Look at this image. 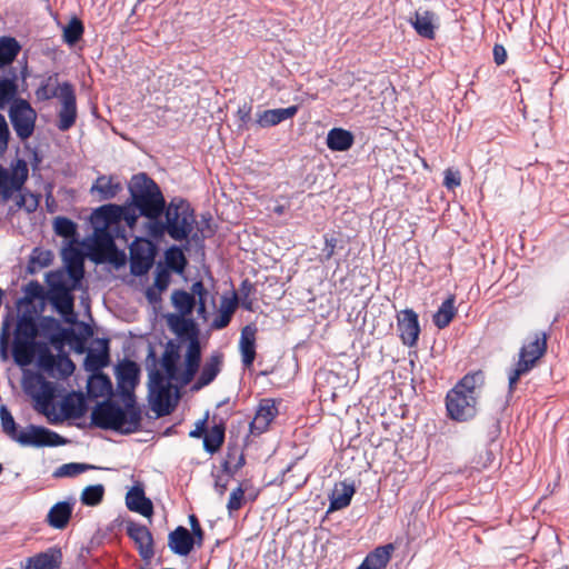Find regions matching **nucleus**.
Masks as SVG:
<instances>
[{
	"label": "nucleus",
	"instance_id": "obj_1",
	"mask_svg": "<svg viewBox=\"0 0 569 569\" xmlns=\"http://www.w3.org/2000/svg\"><path fill=\"white\" fill-rule=\"evenodd\" d=\"M164 220L157 218L147 223L148 234L152 239L159 240L166 233L174 241L192 240L200 241L204 236L193 232L196 212L190 202L181 197L172 198L163 210Z\"/></svg>",
	"mask_w": 569,
	"mask_h": 569
},
{
	"label": "nucleus",
	"instance_id": "obj_2",
	"mask_svg": "<svg viewBox=\"0 0 569 569\" xmlns=\"http://www.w3.org/2000/svg\"><path fill=\"white\" fill-rule=\"evenodd\" d=\"M129 192L132 204L139 214L152 222L161 218L166 206V199L160 187L147 173L134 174L129 182Z\"/></svg>",
	"mask_w": 569,
	"mask_h": 569
},
{
	"label": "nucleus",
	"instance_id": "obj_3",
	"mask_svg": "<svg viewBox=\"0 0 569 569\" xmlns=\"http://www.w3.org/2000/svg\"><path fill=\"white\" fill-rule=\"evenodd\" d=\"M547 335L536 333L535 339L525 343L519 351V360L508 372V393L511 396L516 390L519 379L527 375L546 353Z\"/></svg>",
	"mask_w": 569,
	"mask_h": 569
},
{
	"label": "nucleus",
	"instance_id": "obj_4",
	"mask_svg": "<svg viewBox=\"0 0 569 569\" xmlns=\"http://www.w3.org/2000/svg\"><path fill=\"white\" fill-rule=\"evenodd\" d=\"M91 423L103 430H113L122 435L133 433L127 431L132 428L129 417L122 407L111 399L99 402L91 412Z\"/></svg>",
	"mask_w": 569,
	"mask_h": 569
},
{
	"label": "nucleus",
	"instance_id": "obj_5",
	"mask_svg": "<svg viewBox=\"0 0 569 569\" xmlns=\"http://www.w3.org/2000/svg\"><path fill=\"white\" fill-rule=\"evenodd\" d=\"M49 284L48 299L52 307L63 316L66 322L73 323L76 321L74 315V297L72 295V287L58 274L50 273L47 277Z\"/></svg>",
	"mask_w": 569,
	"mask_h": 569
},
{
	"label": "nucleus",
	"instance_id": "obj_6",
	"mask_svg": "<svg viewBox=\"0 0 569 569\" xmlns=\"http://www.w3.org/2000/svg\"><path fill=\"white\" fill-rule=\"evenodd\" d=\"M9 119L17 137L21 141L29 139L36 128L37 112L29 101L18 98L9 108Z\"/></svg>",
	"mask_w": 569,
	"mask_h": 569
},
{
	"label": "nucleus",
	"instance_id": "obj_7",
	"mask_svg": "<svg viewBox=\"0 0 569 569\" xmlns=\"http://www.w3.org/2000/svg\"><path fill=\"white\" fill-rule=\"evenodd\" d=\"M24 389L36 399L39 411L47 416L51 423H58L62 420L58 416L53 418L50 417L51 411L49 407L51 406L56 392L53 382L48 381L41 373H34L26 379Z\"/></svg>",
	"mask_w": 569,
	"mask_h": 569
},
{
	"label": "nucleus",
	"instance_id": "obj_8",
	"mask_svg": "<svg viewBox=\"0 0 569 569\" xmlns=\"http://www.w3.org/2000/svg\"><path fill=\"white\" fill-rule=\"evenodd\" d=\"M23 447H58L67 443V439L61 437L56 431H52L42 426L29 425L20 430L16 440Z\"/></svg>",
	"mask_w": 569,
	"mask_h": 569
},
{
	"label": "nucleus",
	"instance_id": "obj_9",
	"mask_svg": "<svg viewBox=\"0 0 569 569\" xmlns=\"http://www.w3.org/2000/svg\"><path fill=\"white\" fill-rule=\"evenodd\" d=\"M130 272L136 277L144 276L153 266L157 254L156 244L146 238H137L130 244Z\"/></svg>",
	"mask_w": 569,
	"mask_h": 569
},
{
	"label": "nucleus",
	"instance_id": "obj_10",
	"mask_svg": "<svg viewBox=\"0 0 569 569\" xmlns=\"http://www.w3.org/2000/svg\"><path fill=\"white\" fill-rule=\"evenodd\" d=\"M28 177L29 169L23 159H17L11 173L0 164V199L8 201L16 191H22Z\"/></svg>",
	"mask_w": 569,
	"mask_h": 569
},
{
	"label": "nucleus",
	"instance_id": "obj_11",
	"mask_svg": "<svg viewBox=\"0 0 569 569\" xmlns=\"http://www.w3.org/2000/svg\"><path fill=\"white\" fill-rule=\"evenodd\" d=\"M478 396L465 395L450 390L446 397L448 416L459 422L471 420L477 415Z\"/></svg>",
	"mask_w": 569,
	"mask_h": 569
},
{
	"label": "nucleus",
	"instance_id": "obj_12",
	"mask_svg": "<svg viewBox=\"0 0 569 569\" xmlns=\"http://www.w3.org/2000/svg\"><path fill=\"white\" fill-rule=\"evenodd\" d=\"M59 100L61 107L58 112L57 128L60 131H68L78 118L76 93L70 82L59 84Z\"/></svg>",
	"mask_w": 569,
	"mask_h": 569
},
{
	"label": "nucleus",
	"instance_id": "obj_13",
	"mask_svg": "<svg viewBox=\"0 0 569 569\" xmlns=\"http://www.w3.org/2000/svg\"><path fill=\"white\" fill-rule=\"evenodd\" d=\"M397 327L402 343L415 347L420 335L418 313L413 309H405L397 316Z\"/></svg>",
	"mask_w": 569,
	"mask_h": 569
},
{
	"label": "nucleus",
	"instance_id": "obj_14",
	"mask_svg": "<svg viewBox=\"0 0 569 569\" xmlns=\"http://www.w3.org/2000/svg\"><path fill=\"white\" fill-rule=\"evenodd\" d=\"M127 535L137 546L140 557L150 561L154 556L153 537L151 531L143 525L129 521L126 526Z\"/></svg>",
	"mask_w": 569,
	"mask_h": 569
},
{
	"label": "nucleus",
	"instance_id": "obj_15",
	"mask_svg": "<svg viewBox=\"0 0 569 569\" xmlns=\"http://www.w3.org/2000/svg\"><path fill=\"white\" fill-rule=\"evenodd\" d=\"M122 189V183L116 176L99 174L90 188V194L103 202L114 199Z\"/></svg>",
	"mask_w": 569,
	"mask_h": 569
},
{
	"label": "nucleus",
	"instance_id": "obj_16",
	"mask_svg": "<svg viewBox=\"0 0 569 569\" xmlns=\"http://www.w3.org/2000/svg\"><path fill=\"white\" fill-rule=\"evenodd\" d=\"M166 318L169 329L181 341H190L199 338L200 330L193 319L177 313H168Z\"/></svg>",
	"mask_w": 569,
	"mask_h": 569
},
{
	"label": "nucleus",
	"instance_id": "obj_17",
	"mask_svg": "<svg viewBox=\"0 0 569 569\" xmlns=\"http://www.w3.org/2000/svg\"><path fill=\"white\" fill-rule=\"evenodd\" d=\"M201 361V345L200 339L188 341L187 352L184 356V371L179 377L181 387L189 385L199 370Z\"/></svg>",
	"mask_w": 569,
	"mask_h": 569
},
{
	"label": "nucleus",
	"instance_id": "obj_18",
	"mask_svg": "<svg viewBox=\"0 0 569 569\" xmlns=\"http://www.w3.org/2000/svg\"><path fill=\"white\" fill-rule=\"evenodd\" d=\"M62 260L67 272L74 283L79 282L84 274V256L82 251L74 246H68L62 250Z\"/></svg>",
	"mask_w": 569,
	"mask_h": 569
},
{
	"label": "nucleus",
	"instance_id": "obj_19",
	"mask_svg": "<svg viewBox=\"0 0 569 569\" xmlns=\"http://www.w3.org/2000/svg\"><path fill=\"white\" fill-rule=\"evenodd\" d=\"M62 551L58 547H50L27 559V569H59L62 565Z\"/></svg>",
	"mask_w": 569,
	"mask_h": 569
},
{
	"label": "nucleus",
	"instance_id": "obj_20",
	"mask_svg": "<svg viewBox=\"0 0 569 569\" xmlns=\"http://www.w3.org/2000/svg\"><path fill=\"white\" fill-rule=\"evenodd\" d=\"M33 313V309L26 308L19 316L14 332L16 340L37 342L36 338L39 335V326Z\"/></svg>",
	"mask_w": 569,
	"mask_h": 569
},
{
	"label": "nucleus",
	"instance_id": "obj_21",
	"mask_svg": "<svg viewBox=\"0 0 569 569\" xmlns=\"http://www.w3.org/2000/svg\"><path fill=\"white\" fill-rule=\"evenodd\" d=\"M194 545V538L191 536L190 531L182 526L177 527L169 533L168 546L176 555L188 556L192 551Z\"/></svg>",
	"mask_w": 569,
	"mask_h": 569
},
{
	"label": "nucleus",
	"instance_id": "obj_22",
	"mask_svg": "<svg viewBox=\"0 0 569 569\" xmlns=\"http://www.w3.org/2000/svg\"><path fill=\"white\" fill-rule=\"evenodd\" d=\"M119 395L122 398L124 410L129 417V422L132 428H129L127 431H139L141 428L142 412L140 407L137 403L134 388H124L118 389Z\"/></svg>",
	"mask_w": 569,
	"mask_h": 569
},
{
	"label": "nucleus",
	"instance_id": "obj_23",
	"mask_svg": "<svg viewBox=\"0 0 569 569\" xmlns=\"http://www.w3.org/2000/svg\"><path fill=\"white\" fill-rule=\"evenodd\" d=\"M223 361L222 353L213 352L208 360L204 362L200 376L192 386V390H200L203 387L210 385L221 371Z\"/></svg>",
	"mask_w": 569,
	"mask_h": 569
},
{
	"label": "nucleus",
	"instance_id": "obj_24",
	"mask_svg": "<svg viewBox=\"0 0 569 569\" xmlns=\"http://www.w3.org/2000/svg\"><path fill=\"white\" fill-rule=\"evenodd\" d=\"M126 505L130 511L138 512L144 517H151L153 513V505L146 497L144 490L140 486H133L126 496Z\"/></svg>",
	"mask_w": 569,
	"mask_h": 569
},
{
	"label": "nucleus",
	"instance_id": "obj_25",
	"mask_svg": "<svg viewBox=\"0 0 569 569\" xmlns=\"http://www.w3.org/2000/svg\"><path fill=\"white\" fill-rule=\"evenodd\" d=\"M298 106L288 108L268 109L257 113L256 123L260 128H269L281 123L282 121L295 117L298 112Z\"/></svg>",
	"mask_w": 569,
	"mask_h": 569
},
{
	"label": "nucleus",
	"instance_id": "obj_26",
	"mask_svg": "<svg viewBox=\"0 0 569 569\" xmlns=\"http://www.w3.org/2000/svg\"><path fill=\"white\" fill-rule=\"evenodd\" d=\"M436 14L432 11H416L413 17L409 19L410 24L413 27L416 32L428 40H432L436 37Z\"/></svg>",
	"mask_w": 569,
	"mask_h": 569
},
{
	"label": "nucleus",
	"instance_id": "obj_27",
	"mask_svg": "<svg viewBox=\"0 0 569 569\" xmlns=\"http://www.w3.org/2000/svg\"><path fill=\"white\" fill-rule=\"evenodd\" d=\"M140 369L134 361L123 360L116 368L118 389L136 388L139 383Z\"/></svg>",
	"mask_w": 569,
	"mask_h": 569
},
{
	"label": "nucleus",
	"instance_id": "obj_28",
	"mask_svg": "<svg viewBox=\"0 0 569 569\" xmlns=\"http://www.w3.org/2000/svg\"><path fill=\"white\" fill-rule=\"evenodd\" d=\"M277 415L278 408L276 407L274 400L262 399L251 422V429L257 430L258 432H263Z\"/></svg>",
	"mask_w": 569,
	"mask_h": 569
},
{
	"label": "nucleus",
	"instance_id": "obj_29",
	"mask_svg": "<svg viewBox=\"0 0 569 569\" xmlns=\"http://www.w3.org/2000/svg\"><path fill=\"white\" fill-rule=\"evenodd\" d=\"M179 359V345L173 340H169L162 355L161 366L167 375V378L177 382H179V377L181 375L178 368Z\"/></svg>",
	"mask_w": 569,
	"mask_h": 569
},
{
	"label": "nucleus",
	"instance_id": "obj_30",
	"mask_svg": "<svg viewBox=\"0 0 569 569\" xmlns=\"http://www.w3.org/2000/svg\"><path fill=\"white\" fill-rule=\"evenodd\" d=\"M326 143L331 151H348L355 143V136L343 128H332L328 131Z\"/></svg>",
	"mask_w": 569,
	"mask_h": 569
},
{
	"label": "nucleus",
	"instance_id": "obj_31",
	"mask_svg": "<svg viewBox=\"0 0 569 569\" xmlns=\"http://www.w3.org/2000/svg\"><path fill=\"white\" fill-rule=\"evenodd\" d=\"M256 327L250 325L246 326L241 331L240 351L244 367L252 366L256 358Z\"/></svg>",
	"mask_w": 569,
	"mask_h": 569
},
{
	"label": "nucleus",
	"instance_id": "obj_32",
	"mask_svg": "<svg viewBox=\"0 0 569 569\" xmlns=\"http://www.w3.org/2000/svg\"><path fill=\"white\" fill-rule=\"evenodd\" d=\"M72 515V505L67 501L57 502L47 515V522L54 529H64Z\"/></svg>",
	"mask_w": 569,
	"mask_h": 569
},
{
	"label": "nucleus",
	"instance_id": "obj_33",
	"mask_svg": "<svg viewBox=\"0 0 569 569\" xmlns=\"http://www.w3.org/2000/svg\"><path fill=\"white\" fill-rule=\"evenodd\" d=\"M171 385H167L156 390L152 410L156 411L158 417L170 415L177 406V400H171Z\"/></svg>",
	"mask_w": 569,
	"mask_h": 569
},
{
	"label": "nucleus",
	"instance_id": "obj_34",
	"mask_svg": "<svg viewBox=\"0 0 569 569\" xmlns=\"http://www.w3.org/2000/svg\"><path fill=\"white\" fill-rule=\"evenodd\" d=\"M86 410L87 406L82 393L68 395L61 403V412L67 419H80Z\"/></svg>",
	"mask_w": 569,
	"mask_h": 569
},
{
	"label": "nucleus",
	"instance_id": "obj_35",
	"mask_svg": "<svg viewBox=\"0 0 569 569\" xmlns=\"http://www.w3.org/2000/svg\"><path fill=\"white\" fill-rule=\"evenodd\" d=\"M226 439V423L220 420L219 423H214L210 430H208L203 437V449L213 455L218 452L223 445Z\"/></svg>",
	"mask_w": 569,
	"mask_h": 569
},
{
	"label": "nucleus",
	"instance_id": "obj_36",
	"mask_svg": "<svg viewBox=\"0 0 569 569\" xmlns=\"http://www.w3.org/2000/svg\"><path fill=\"white\" fill-rule=\"evenodd\" d=\"M40 342H30L24 340H13L12 356L17 365L29 366L34 357Z\"/></svg>",
	"mask_w": 569,
	"mask_h": 569
},
{
	"label": "nucleus",
	"instance_id": "obj_37",
	"mask_svg": "<svg viewBox=\"0 0 569 569\" xmlns=\"http://www.w3.org/2000/svg\"><path fill=\"white\" fill-rule=\"evenodd\" d=\"M101 351L89 350L84 359V368L88 371L99 372L109 363V341L101 340Z\"/></svg>",
	"mask_w": 569,
	"mask_h": 569
},
{
	"label": "nucleus",
	"instance_id": "obj_38",
	"mask_svg": "<svg viewBox=\"0 0 569 569\" xmlns=\"http://www.w3.org/2000/svg\"><path fill=\"white\" fill-rule=\"evenodd\" d=\"M355 493L352 483L341 482L340 488H336L330 496L329 511L341 510L348 507Z\"/></svg>",
	"mask_w": 569,
	"mask_h": 569
},
{
	"label": "nucleus",
	"instance_id": "obj_39",
	"mask_svg": "<svg viewBox=\"0 0 569 569\" xmlns=\"http://www.w3.org/2000/svg\"><path fill=\"white\" fill-rule=\"evenodd\" d=\"M456 298L453 295H450L438 308L436 313L432 317L433 325L438 329H445L449 326L451 320L453 319L457 310L455 307Z\"/></svg>",
	"mask_w": 569,
	"mask_h": 569
},
{
	"label": "nucleus",
	"instance_id": "obj_40",
	"mask_svg": "<svg viewBox=\"0 0 569 569\" xmlns=\"http://www.w3.org/2000/svg\"><path fill=\"white\" fill-rule=\"evenodd\" d=\"M113 388L110 378L101 372L93 375L88 381V393L99 398L112 395Z\"/></svg>",
	"mask_w": 569,
	"mask_h": 569
},
{
	"label": "nucleus",
	"instance_id": "obj_41",
	"mask_svg": "<svg viewBox=\"0 0 569 569\" xmlns=\"http://www.w3.org/2000/svg\"><path fill=\"white\" fill-rule=\"evenodd\" d=\"M21 50L19 41L13 37L0 38V68L11 64Z\"/></svg>",
	"mask_w": 569,
	"mask_h": 569
},
{
	"label": "nucleus",
	"instance_id": "obj_42",
	"mask_svg": "<svg viewBox=\"0 0 569 569\" xmlns=\"http://www.w3.org/2000/svg\"><path fill=\"white\" fill-rule=\"evenodd\" d=\"M485 383V373L481 370L467 373L451 390L462 391L465 395L478 396L477 389Z\"/></svg>",
	"mask_w": 569,
	"mask_h": 569
},
{
	"label": "nucleus",
	"instance_id": "obj_43",
	"mask_svg": "<svg viewBox=\"0 0 569 569\" xmlns=\"http://www.w3.org/2000/svg\"><path fill=\"white\" fill-rule=\"evenodd\" d=\"M393 550L395 546L392 543L379 546L373 551L368 553V556L365 558V561L376 569H386L391 559Z\"/></svg>",
	"mask_w": 569,
	"mask_h": 569
},
{
	"label": "nucleus",
	"instance_id": "obj_44",
	"mask_svg": "<svg viewBox=\"0 0 569 569\" xmlns=\"http://www.w3.org/2000/svg\"><path fill=\"white\" fill-rule=\"evenodd\" d=\"M164 258V267L179 274H181L184 271L188 264L187 258L182 249L176 244L171 246L169 249L166 250Z\"/></svg>",
	"mask_w": 569,
	"mask_h": 569
},
{
	"label": "nucleus",
	"instance_id": "obj_45",
	"mask_svg": "<svg viewBox=\"0 0 569 569\" xmlns=\"http://www.w3.org/2000/svg\"><path fill=\"white\" fill-rule=\"evenodd\" d=\"M171 300L174 308L179 311L178 315L182 316L191 315L197 305V299L193 295H190L182 289L174 290L172 292Z\"/></svg>",
	"mask_w": 569,
	"mask_h": 569
},
{
	"label": "nucleus",
	"instance_id": "obj_46",
	"mask_svg": "<svg viewBox=\"0 0 569 569\" xmlns=\"http://www.w3.org/2000/svg\"><path fill=\"white\" fill-rule=\"evenodd\" d=\"M122 207L113 203H108L94 210V218L101 221L106 227L121 221Z\"/></svg>",
	"mask_w": 569,
	"mask_h": 569
},
{
	"label": "nucleus",
	"instance_id": "obj_47",
	"mask_svg": "<svg viewBox=\"0 0 569 569\" xmlns=\"http://www.w3.org/2000/svg\"><path fill=\"white\" fill-rule=\"evenodd\" d=\"M18 86L13 78H0V109H3L9 102L16 100Z\"/></svg>",
	"mask_w": 569,
	"mask_h": 569
},
{
	"label": "nucleus",
	"instance_id": "obj_48",
	"mask_svg": "<svg viewBox=\"0 0 569 569\" xmlns=\"http://www.w3.org/2000/svg\"><path fill=\"white\" fill-rule=\"evenodd\" d=\"M53 254L50 250L34 248L30 256L28 269L31 273L36 272L37 268H46L51 264Z\"/></svg>",
	"mask_w": 569,
	"mask_h": 569
},
{
	"label": "nucleus",
	"instance_id": "obj_49",
	"mask_svg": "<svg viewBox=\"0 0 569 569\" xmlns=\"http://www.w3.org/2000/svg\"><path fill=\"white\" fill-rule=\"evenodd\" d=\"M97 467L88 463L80 462H69L63 463L59 468H57L53 472L54 478H67V477H76L84 471L96 469Z\"/></svg>",
	"mask_w": 569,
	"mask_h": 569
},
{
	"label": "nucleus",
	"instance_id": "obj_50",
	"mask_svg": "<svg viewBox=\"0 0 569 569\" xmlns=\"http://www.w3.org/2000/svg\"><path fill=\"white\" fill-rule=\"evenodd\" d=\"M37 351H38L39 368L42 369L43 371L52 375V372L56 368L57 358L52 355V352L50 351V349L48 348V346L44 342H40L38 345Z\"/></svg>",
	"mask_w": 569,
	"mask_h": 569
},
{
	"label": "nucleus",
	"instance_id": "obj_51",
	"mask_svg": "<svg viewBox=\"0 0 569 569\" xmlns=\"http://www.w3.org/2000/svg\"><path fill=\"white\" fill-rule=\"evenodd\" d=\"M83 32L84 27L82 21L79 18L74 17L69 21V23L64 28L63 39L68 44L72 46L81 39Z\"/></svg>",
	"mask_w": 569,
	"mask_h": 569
},
{
	"label": "nucleus",
	"instance_id": "obj_52",
	"mask_svg": "<svg viewBox=\"0 0 569 569\" xmlns=\"http://www.w3.org/2000/svg\"><path fill=\"white\" fill-rule=\"evenodd\" d=\"M54 232L66 239L77 236V223L67 217H57L53 222Z\"/></svg>",
	"mask_w": 569,
	"mask_h": 569
},
{
	"label": "nucleus",
	"instance_id": "obj_53",
	"mask_svg": "<svg viewBox=\"0 0 569 569\" xmlns=\"http://www.w3.org/2000/svg\"><path fill=\"white\" fill-rule=\"evenodd\" d=\"M0 419H1L2 431L11 440L14 441L20 431L18 430V426H17L11 412L4 405L0 406Z\"/></svg>",
	"mask_w": 569,
	"mask_h": 569
},
{
	"label": "nucleus",
	"instance_id": "obj_54",
	"mask_svg": "<svg viewBox=\"0 0 569 569\" xmlns=\"http://www.w3.org/2000/svg\"><path fill=\"white\" fill-rule=\"evenodd\" d=\"M104 496V487L102 485L88 486L81 493V502L84 506H97L99 505Z\"/></svg>",
	"mask_w": 569,
	"mask_h": 569
},
{
	"label": "nucleus",
	"instance_id": "obj_55",
	"mask_svg": "<svg viewBox=\"0 0 569 569\" xmlns=\"http://www.w3.org/2000/svg\"><path fill=\"white\" fill-rule=\"evenodd\" d=\"M24 297L19 300V305H31L36 299L44 298L43 287L37 281L32 280L26 284Z\"/></svg>",
	"mask_w": 569,
	"mask_h": 569
},
{
	"label": "nucleus",
	"instance_id": "obj_56",
	"mask_svg": "<svg viewBox=\"0 0 569 569\" xmlns=\"http://www.w3.org/2000/svg\"><path fill=\"white\" fill-rule=\"evenodd\" d=\"M39 326V335L46 338L52 337V335L58 333L63 330L61 323L53 317L47 316L42 317L38 323Z\"/></svg>",
	"mask_w": 569,
	"mask_h": 569
},
{
	"label": "nucleus",
	"instance_id": "obj_57",
	"mask_svg": "<svg viewBox=\"0 0 569 569\" xmlns=\"http://www.w3.org/2000/svg\"><path fill=\"white\" fill-rule=\"evenodd\" d=\"M52 78H53L52 76L48 77L46 80L42 81V83L36 90V97L39 101H47L52 98L59 99V86L54 89L49 88Z\"/></svg>",
	"mask_w": 569,
	"mask_h": 569
},
{
	"label": "nucleus",
	"instance_id": "obj_58",
	"mask_svg": "<svg viewBox=\"0 0 569 569\" xmlns=\"http://www.w3.org/2000/svg\"><path fill=\"white\" fill-rule=\"evenodd\" d=\"M170 381L171 380H169L167 378V375L164 376L161 371H159L157 369L150 370V372H149V395H150V397L154 396L156 390L158 388H161L167 385H171Z\"/></svg>",
	"mask_w": 569,
	"mask_h": 569
},
{
	"label": "nucleus",
	"instance_id": "obj_59",
	"mask_svg": "<svg viewBox=\"0 0 569 569\" xmlns=\"http://www.w3.org/2000/svg\"><path fill=\"white\" fill-rule=\"evenodd\" d=\"M64 332L67 333V342L77 353L86 352V336L78 335L72 328L64 329Z\"/></svg>",
	"mask_w": 569,
	"mask_h": 569
},
{
	"label": "nucleus",
	"instance_id": "obj_60",
	"mask_svg": "<svg viewBox=\"0 0 569 569\" xmlns=\"http://www.w3.org/2000/svg\"><path fill=\"white\" fill-rule=\"evenodd\" d=\"M244 502V489L239 486L233 489L230 493L229 501L227 503V509L229 516L232 517L233 512L238 511Z\"/></svg>",
	"mask_w": 569,
	"mask_h": 569
},
{
	"label": "nucleus",
	"instance_id": "obj_61",
	"mask_svg": "<svg viewBox=\"0 0 569 569\" xmlns=\"http://www.w3.org/2000/svg\"><path fill=\"white\" fill-rule=\"evenodd\" d=\"M170 270L164 267L161 262L158 263L154 277V287L160 291L167 290L170 283Z\"/></svg>",
	"mask_w": 569,
	"mask_h": 569
},
{
	"label": "nucleus",
	"instance_id": "obj_62",
	"mask_svg": "<svg viewBox=\"0 0 569 569\" xmlns=\"http://www.w3.org/2000/svg\"><path fill=\"white\" fill-rule=\"evenodd\" d=\"M323 241H325V246L321 249V254H320L321 262L329 261L333 257V254L336 253V249L338 247V242H339V240L335 236L329 234V233H326L323 236Z\"/></svg>",
	"mask_w": 569,
	"mask_h": 569
},
{
	"label": "nucleus",
	"instance_id": "obj_63",
	"mask_svg": "<svg viewBox=\"0 0 569 569\" xmlns=\"http://www.w3.org/2000/svg\"><path fill=\"white\" fill-rule=\"evenodd\" d=\"M56 368L62 377H69L73 373L76 366L67 353H59Z\"/></svg>",
	"mask_w": 569,
	"mask_h": 569
},
{
	"label": "nucleus",
	"instance_id": "obj_64",
	"mask_svg": "<svg viewBox=\"0 0 569 569\" xmlns=\"http://www.w3.org/2000/svg\"><path fill=\"white\" fill-rule=\"evenodd\" d=\"M94 236H96V242H97L98 246H100L102 248H106V249L114 248L113 237L107 230L106 227L97 228L96 232H94Z\"/></svg>",
	"mask_w": 569,
	"mask_h": 569
}]
</instances>
